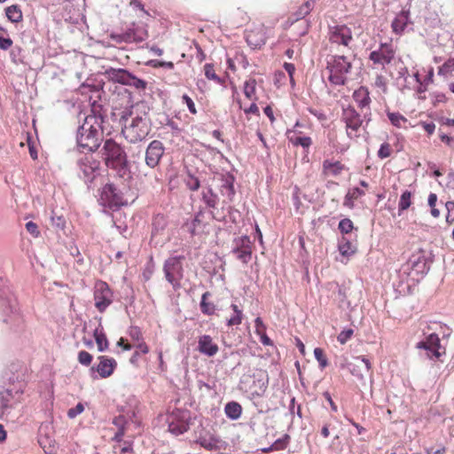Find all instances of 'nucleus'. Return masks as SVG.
<instances>
[{
	"label": "nucleus",
	"mask_w": 454,
	"mask_h": 454,
	"mask_svg": "<svg viewBox=\"0 0 454 454\" xmlns=\"http://www.w3.org/2000/svg\"><path fill=\"white\" fill-rule=\"evenodd\" d=\"M392 149L388 143H383L381 144L379 151H378V157L380 159H386L391 155Z\"/></svg>",
	"instance_id": "nucleus-55"
},
{
	"label": "nucleus",
	"mask_w": 454,
	"mask_h": 454,
	"mask_svg": "<svg viewBox=\"0 0 454 454\" xmlns=\"http://www.w3.org/2000/svg\"><path fill=\"white\" fill-rule=\"evenodd\" d=\"M454 72V62L451 59H447L438 69L439 75H447Z\"/></svg>",
	"instance_id": "nucleus-50"
},
{
	"label": "nucleus",
	"mask_w": 454,
	"mask_h": 454,
	"mask_svg": "<svg viewBox=\"0 0 454 454\" xmlns=\"http://www.w3.org/2000/svg\"><path fill=\"white\" fill-rule=\"evenodd\" d=\"M395 51L391 43H380L377 50L371 51L369 59L374 65L385 66L389 65L395 59Z\"/></svg>",
	"instance_id": "nucleus-13"
},
{
	"label": "nucleus",
	"mask_w": 454,
	"mask_h": 454,
	"mask_svg": "<svg viewBox=\"0 0 454 454\" xmlns=\"http://www.w3.org/2000/svg\"><path fill=\"white\" fill-rule=\"evenodd\" d=\"M201 200L208 208H215L219 200L218 195L214 192L211 187H207L201 192Z\"/></svg>",
	"instance_id": "nucleus-28"
},
{
	"label": "nucleus",
	"mask_w": 454,
	"mask_h": 454,
	"mask_svg": "<svg viewBox=\"0 0 454 454\" xmlns=\"http://www.w3.org/2000/svg\"><path fill=\"white\" fill-rule=\"evenodd\" d=\"M129 73V71L124 68L109 67L106 69L104 75L108 81L125 85Z\"/></svg>",
	"instance_id": "nucleus-23"
},
{
	"label": "nucleus",
	"mask_w": 454,
	"mask_h": 454,
	"mask_svg": "<svg viewBox=\"0 0 454 454\" xmlns=\"http://www.w3.org/2000/svg\"><path fill=\"white\" fill-rule=\"evenodd\" d=\"M209 296H211L209 292H206L202 294L200 308L204 315L212 316L215 314L216 307L214 303L207 301Z\"/></svg>",
	"instance_id": "nucleus-32"
},
{
	"label": "nucleus",
	"mask_w": 454,
	"mask_h": 454,
	"mask_svg": "<svg viewBox=\"0 0 454 454\" xmlns=\"http://www.w3.org/2000/svg\"><path fill=\"white\" fill-rule=\"evenodd\" d=\"M84 404L82 403H79L75 407L70 408L67 411V417L71 419L76 418L79 414H81L84 411Z\"/></svg>",
	"instance_id": "nucleus-56"
},
{
	"label": "nucleus",
	"mask_w": 454,
	"mask_h": 454,
	"mask_svg": "<svg viewBox=\"0 0 454 454\" xmlns=\"http://www.w3.org/2000/svg\"><path fill=\"white\" fill-rule=\"evenodd\" d=\"M341 120L345 122L347 135L352 138L357 137L356 132L363 124L361 114L351 106L342 109Z\"/></svg>",
	"instance_id": "nucleus-12"
},
{
	"label": "nucleus",
	"mask_w": 454,
	"mask_h": 454,
	"mask_svg": "<svg viewBox=\"0 0 454 454\" xmlns=\"http://www.w3.org/2000/svg\"><path fill=\"white\" fill-rule=\"evenodd\" d=\"M196 419L187 409L175 407L167 418L168 431L175 436L186 433Z\"/></svg>",
	"instance_id": "nucleus-5"
},
{
	"label": "nucleus",
	"mask_w": 454,
	"mask_h": 454,
	"mask_svg": "<svg viewBox=\"0 0 454 454\" xmlns=\"http://www.w3.org/2000/svg\"><path fill=\"white\" fill-rule=\"evenodd\" d=\"M182 98H183V101L186 104L190 113L192 114H195L197 113V110H196L195 104L192 101V99L186 94H184L182 97Z\"/></svg>",
	"instance_id": "nucleus-61"
},
{
	"label": "nucleus",
	"mask_w": 454,
	"mask_h": 454,
	"mask_svg": "<svg viewBox=\"0 0 454 454\" xmlns=\"http://www.w3.org/2000/svg\"><path fill=\"white\" fill-rule=\"evenodd\" d=\"M354 229V223L349 218L341 219L338 224V230L342 234V236L350 235ZM356 230L357 229L356 228Z\"/></svg>",
	"instance_id": "nucleus-43"
},
{
	"label": "nucleus",
	"mask_w": 454,
	"mask_h": 454,
	"mask_svg": "<svg viewBox=\"0 0 454 454\" xmlns=\"http://www.w3.org/2000/svg\"><path fill=\"white\" fill-rule=\"evenodd\" d=\"M344 169V165L340 161H331L325 160L323 162V171L325 174H331L332 176H337Z\"/></svg>",
	"instance_id": "nucleus-29"
},
{
	"label": "nucleus",
	"mask_w": 454,
	"mask_h": 454,
	"mask_svg": "<svg viewBox=\"0 0 454 454\" xmlns=\"http://www.w3.org/2000/svg\"><path fill=\"white\" fill-rule=\"evenodd\" d=\"M204 214V209L200 208L192 221L191 223H186L185 226L192 236H195L203 231V227L205 226L203 223Z\"/></svg>",
	"instance_id": "nucleus-24"
},
{
	"label": "nucleus",
	"mask_w": 454,
	"mask_h": 454,
	"mask_svg": "<svg viewBox=\"0 0 454 454\" xmlns=\"http://www.w3.org/2000/svg\"><path fill=\"white\" fill-rule=\"evenodd\" d=\"M0 309H3L4 316H7L9 312L12 314H15L17 312L13 302L7 299H0ZM3 321L7 324L10 323V320L7 317H4Z\"/></svg>",
	"instance_id": "nucleus-38"
},
{
	"label": "nucleus",
	"mask_w": 454,
	"mask_h": 454,
	"mask_svg": "<svg viewBox=\"0 0 454 454\" xmlns=\"http://www.w3.org/2000/svg\"><path fill=\"white\" fill-rule=\"evenodd\" d=\"M434 259V254L432 249L419 248L411 255L408 264L412 272L424 277L430 270Z\"/></svg>",
	"instance_id": "nucleus-8"
},
{
	"label": "nucleus",
	"mask_w": 454,
	"mask_h": 454,
	"mask_svg": "<svg viewBox=\"0 0 454 454\" xmlns=\"http://www.w3.org/2000/svg\"><path fill=\"white\" fill-rule=\"evenodd\" d=\"M447 209L446 222L451 223L454 221V201H447L445 204Z\"/></svg>",
	"instance_id": "nucleus-59"
},
{
	"label": "nucleus",
	"mask_w": 454,
	"mask_h": 454,
	"mask_svg": "<svg viewBox=\"0 0 454 454\" xmlns=\"http://www.w3.org/2000/svg\"><path fill=\"white\" fill-rule=\"evenodd\" d=\"M153 67H162L168 69L174 68V63L171 61L151 60Z\"/></svg>",
	"instance_id": "nucleus-63"
},
{
	"label": "nucleus",
	"mask_w": 454,
	"mask_h": 454,
	"mask_svg": "<svg viewBox=\"0 0 454 454\" xmlns=\"http://www.w3.org/2000/svg\"><path fill=\"white\" fill-rule=\"evenodd\" d=\"M161 123H164L165 125L169 127L174 132L178 133L180 131L177 123L174 121L171 118H169L168 115L164 116V121H162Z\"/></svg>",
	"instance_id": "nucleus-60"
},
{
	"label": "nucleus",
	"mask_w": 454,
	"mask_h": 454,
	"mask_svg": "<svg viewBox=\"0 0 454 454\" xmlns=\"http://www.w3.org/2000/svg\"><path fill=\"white\" fill-rule=\"evenodd\" d=\"M235 247L231 253L234 254L239 261L247 264L252 258V241L247 235L241 236L234 239Z\"/></svg>",
	"instance_id": "nucleus-16"
},
{
	"label": "nucleus",
	"mask_w": 454,
	"mask_h": 454,
	"mask_svg": "<svg viewBox=\"0 0 454 454\" xmlns=\"http://www.w3.org/2000/svg\"><path fill=\"white\" fill-rule=\"evenodd\" d=\"M255 85L256 82L254 79H250L245 82L244 94L247 98L252 99L255 94Z\"/></svg>",
	"instance_id": "nucleus-51"
},
{
	"label": "nucleus",
	"mask_w": 454,
	"mask_h": 454,
	"mask_svg": "<svg viewBox=\"0 0 454 454\" xmlns=\"http://www.w3.org/2000/svg\"><path fill=\"white\" fill-rule=\"evenodd\" d=\"M91 114L85 116L82 124L76 129L75 140L79 149L94 153L98 150L103 141L104 116L95 107Z\"/></svg>",
	"instance_id": "nucleus-2"
},
{
	"label": "nucleus",
	"mask_w": 454,
	"mask_h": 454,
	"mask_svg": "<svg viewBox=\"0 0 454 454\" xmlns=\"http://www.w3.org/2000/svg\"><path fill=\"white\" fill-rule=\"evenodd\" d=\"M316 2L317 0H307L303 4H301L294 13L296 20H301L309 15L314 9Z\"/></svg>",
	"instance_id": "nucleus-34"
},
{
	"label": "nucleus",
	"mask_w": 454,
	"mask_h": 454,
	"mask_svg": "<svg viewBox=\"0 0 454 454\" xmlns=\"http://www.w3.org/2000/svg\"><path fill=\"white\" fill-rule=\"evenodd\" d=\"M186 185L191 191H197L200 186V181L198 177L189 173Z\"/></svg>",
	"instance_id": "nucleus-54"
},
{
	"label": "nucleus",
	"mask_w": 454,
	"mask_h": 454,
	"mask_svg": "<svg viewBox=\"0 0 454 454\" xmlns=\"http://www.w3.org/2000/svg\"><path fill=\"white\" fill-rule=\"evenodd\" d=\"M198 350L207 356H213L218 352V346L213 342L211 336L204 334L199 338Z\"/></svg>",
	"instance_id": "nucleus-21"
},
{
	"label": "nucleus",
	"mask_w": 454,
	"mask_h": 454,
	"mask_svg": "<svg viewBox=\"0 0 454 454\" xmlns=\"http://www.w3.org/2000/svg\"><path fill=\"white\" fill-rule=\"evenodd\" d=\"M231 308L232 309V310L234 311V315L230 317L229 319H227V325L228 326H233V325H239L242 323V319H243V312L241 309H239V307L232 303L231 305Z\"/></svg>",
	"instance_id": "nucleus-42"
},
{
	"label": "nucleus",
	"mask_w": 454,
	"mask_h": 454,
	"mask_svg": "<svg viewBox=\"0 0 454 454\" xmlns=\"http://www.w3.org/2000/svg\"><path fill=\"white\" fill-rule=\"evenodd\" d=\"M314 356L317 361L319 364V366L321 369L325 368L328 365V360L326 356L325 355V352L320 348H316L314 349Z\"/></svg>",
	"instance_id": "nucleus-49"
},
{
	"label": "nucleus",
	"mask_w": 454,
	"mask_h": 454,
	"mask_svg": "<svg viewBox=\"0 0 454 454\" xmlns=\"http://www.w3.org/2000/svg\"><path fill=\"white\" fill-rule=\"evenodd\" d=\"M98 359L99 363L90 368L91 372H98L101 378L111 376L117 367L116 360L106 356H99Z\"/></svg>",
	"instance_id": "nucleus-18"
},
{
	"label": "nucleus",
	"mask_w": 454,
	"mask_h": 454,
	"mask_svg": "<svg viewBox=\"0 0 454 454\" xmlns=\"http://www.w3.org/2000/svg\"><path fill=\"white\" fill-rule=\"evenodd\" d=\"M364 195V192L362 189H360L358 187H354L351 190H349L348 192V193L346 194V196L344 198L343 205L348 208H353L354 207V200H357L358 198H360Z\"/></svg>",
	"instance_id": "nucleus-31"
},
{
	"label": "nucleus",
	"mask_w": 454,
	"mask_h": 454,
	"mask_svg": "<svg viewBox=\"0 0 454 454\" xmlns=\"http://www.w3.org/2000/svg\"><path fill=\"white\" fill-rule=\"evenodd\" d=\"M95 307L101 313L112 304L114 300L113 291L109 286L104 281H98L96 284L94 291Z\"/></svg>",
	"instance_id": "nucleus-11"
},
{
	"label": "nucleus",
	"mask_w": 454,
	"mask_h": 454,
	"mask_svg": "<svg viewBox=\"0 0 454 454\" xmlns=\"http://www.w3.org/2000/svg\"><path fill=\"white\" fill-rule=\"evenodd\" d=\"M204 71H205V76L208 80H213L218 84H223L224 82V80L222 79L220 76H218L215 74L213 64H209V63L206 64L204 67Z\"/></svg>",
	"instance_id": "nucleus-47"
},
{
	"label": "nucleus",
	"mask_w": 454,
	"mask_h": 454,
	"mask_svg": "<svg viewBox=\"0 0 454 454\" xmlns=\"http://www.w3.org/2000/svg\"><path fill=\"white\" fill-rule=\"evenodd\" d=\"M353 99L362 109L369 106L371 98L367 88L361 86L358 90H355L353 93Z\"/></svg>",
	"instance_id": "nucleus-26"
},
{
	"label": "nucleus",
	"mask_w": 454,
	"mask_h": 454,
	"mask_svg": "<svg viewBox=\"0 0 454 454\" xmlns=\"http://www.w3.org/2000/svg\"><path fill=\"white\" fill-rule=\"evenodd\" d=\"M289 440H290V436L288 434H285L282 438H279L277 441H275L274 443L270 447L264 448L262 450L264 453H269L271 450H284V449H286Z\"/></svg>",
	"instance_id": "nucleus-41"
},
{
	"label": "nucleus",
	"mask_w": 454,
	"mask_h": 454,
	"mask_svg": "<svg viewBox=\"0 0 454 454\" xmlns=\"http://www.w3.org/2000/svg\"><path fill=\"white\" fill-rule=\"evenodd\" d=\"M78 177L89 190L93 189L94 181L100 176V161L91 154H85L76 160Z\"/></svg>",
	"instance_id": "nucleus-6"
},
{
	"label": "nucleus",
	"mask_w": 454,
	"mask_h": 454,
	"mask_svg": "<svg viewBox=\"0 0 454 454\" xmlns=\"http://www.w3.org/2000/svg\"><path fill=\"white\" fill-rule=\"evenodd\" d=\"M21 192H25V188H20L17 185V191L13 190L12 197L14 198L15 203L17 205V213L19 215L22 214V208L26 207V201H23L22 195L20 194Z\"/></svg>",
	"instance_id": "nucleus-46"
},
{
	"label": "nucleus",
	"mask_w": 454,
	"mask_h": 454,
	"mask_svg": "<svg viewBox=\"0 0 454 454\" xmlns=\"http://www.w3.org/2000/svg\"><path fill=\"white\" fill-rule=\"evenodd\" d=\"M129 335L136 341H139L143 339L142 332L138 326H130L129 329Z\"/></svg>",
	"instance_id": "nucleus-58"
},
{
	"label": "nucleus",
	"mask_w": 454,
	"mask_h": 454,
	"mask_svg": "<svg viewBox=\"0 0 454 454\" xmlns=\"http://www.w3.org/2000/svg\"><path fill=\"white\" fill-rule=\"evenodd\" d=\"M100 154L105 165L116 171L120 177L129 176L127 153L120 144L113 138L106 139L100 150Z\"/></svg>",
	"instance_id": "nucleus-3"
},
{
	"label": "nucleus",
	"mask_w": 454,
	"mask_h": 454,
	"mask_svg": "<svg viewBox=\"0 0 454 454\" xmlns=\"http://www.w3.org/2000/svg\"><path fill=\"white\" fill-rule=\"evenodd\" d=\"M125 85L133 87L137 90H145L147 87V82L129 72Z\"/></svg>",
	"instance_id": "nucleus-33"
},
{
	"label": "nucleus",
	"mask_w": 454,
	"mask_h": 454,
	"mask_svg": "<svg viewBox=\"0 0 454 454\" xmlns=\"http://www.w3.org/2000/svg\"><path fill=\"white\" fill-rule=\"evenodd\" d=\"M426 346L442 348L439 336L436 333H431L426 338V340L417 343V347Z\"/></svg>",
	"instance_id": "nucleus-45"
},
{
	"label": "nucleus",
	"mask_w": 454,
	"mask_h": 454,
	"mask_svg": "<svg viewBox=\"0 0 454 454\" xmlns=\"http://www.w3.org/2000/svg\"><path fill=\"white\" fill-rule=\"evenodd\" d=\"M354 331L352 329H344L337 336V340L340 344H345L353 335Z\"/></svg>",
	"instance_id": "nucleus-57"
},
{
	"label": "nucleus",
	"mask_w": 454,
	"mask_h": 454,
	"mask_svg": "<svg viewBox=\"0 0 454 454\" xmlns=\"http://www.w3.org/2000/svg\"><path fill=\"white\" fill-rule=\"evenodd\" d=\"M98 201L110 209L119 208L125 204L122 192L114 184H106L102 187Z\"/></svg>",
	"instance_id": "nucleus-10"
},
{
	"label": "nucleus",
	"mask_w": 454,
	"mask_h": 454,
	"mask_svg": "<svg viewBox=\"0 0 454 454\" xmlns=\"http://www.w3.org/2000/svg\"><path fill=\"white\" fill-rule=\"evenodd\" d=\"M149 112L150 106L145 100L132 104L121 112L120 121L123 124V131L127 132L132 143L144 140L151 132L152 121Z\"/></svg>",
	"instance_id": "nucleus-1"
},
{
	"label": "nucleus",
	"mask_w": 454,
	"mask_h": 454,
	"mask_svg": "<svg viewBox=\"0 0 454 454\" xmlns=\"http://www.w3.org/2000/svg\"><path fill=\"white\" fill-rule=\"evenodd\" d=\"M218 180L220 181L219 190L221 194L227 197L230 201H232L236 193L234 188L235 176L232 174L226 172L224 174H220Z\"/></svg>",
	"instance_id": "nucleus-19"
},
{
	"label": "nucleus",
	"mask_w": 454,
	"mask_h": 454,
	"mask_svg": "<svg viewBox=\"0 0 454 454\" xmlns=\"http://www.w3.org/2000/svg\"><path fill=\"white\" fill-rule=\"evenodd\" d=\"M411 204V192L410 191H404L398 203V211L399 215L406 209L410 207Z\"/></svg>",
	"instance_id": "nucleus-44"
},
{
	"label": "nucleus",
	"mask_w": 454,
	"mask_h": 454,
	"mask_svg": "<svg viewBox=\"0 0 454 454\" xmlns=\"http://www.w3.org/2000/svg\"><path fill=\"white\" fill-rule=\"evenodd\" d=\"M167 219L163 215H156L153 220V234H158L164 231L167 227Z\"/></svg>",
	"instance_id": "nucleus-39"
},
{
	"label": "nucleus",
	"mask_w": 454,
	"mask_h": 454,
	"mask_svg": "<svg viewBox=\"0 0 454 454\" xmlns=\"http://www.w3.org/2000/svg\"><path fill=\"white\" fill-rule=\"evenodd\" d=\"M93 336L95 338L98 351L99 352L106 351L109 346V342H108L106 333L103 331L99 332L98 329L97 328L94 331Z\"/></svg>",
	"instance_id": "nucleus-35"
},
{
	"label": "nucleus",
	"mask_w": 454,
	"mask_h": 454,
	"mask_svg": "<svg viewBox=\"0 0 454 454\" xmlns=\"http://www.w3.org/2000/svg\"><path fill=\"white\" fill-rule=\"evenodd\" d=\"M184 255H176L168 258L163 264V272L166 280L176 290L181 287V280L184 278L183 262Z\"/></svg>",
	"instance_id": "nucleus-7"
},
{
	"label": "nucleus",
	"mask_w": 454,
	"mask_h": 454,
	"mask_svg": "<svg viewBox=\"0 0 454 454\" xmlns=\"http://www.w3.org/2000/svg\"><path fill=\"white\" fill-rule=\"evenodd\" d=\"M148 37V31L143 25L132 22L130 26L121 33H112L110 38L116 43H141Z\"/></svg>",
	"instance_id": "nucleus-9"
},
{
	"label": "nucleus",
	"mask_w": 454,
	"mask_h": 454,
	"mask_svg": "<svg viewBox=\"0 0 454 454\" xmlns=\"http://www.w3.org/2000/svg\"><path fill=\"white\" fill-rule=\"evenodd\" d=\"M309 113L311 114L312 115H314L315 117L317 118V120L319 121H325L327 119L326 117V114L321 111V110H317L315 108H312V107H309L308 109Z\"/></svg>",
	"instance_id": "nucleus-62"
},
{
	"label": "nucleus",
	"mask_w": 454,
	"mask_h": 454,
	"mask_svg": "<svg viewBox=\"0 0 454 454\" xmlns=\"http://www.w3.org/2000/svg\"><path fill=\"white\" fill-rule=\"evenodd\" d=\"M11 58L14 63L26 64L27 51L16 44L11 51Z\"/></svg>",
	"instance_id": "nucleus-40"
},
{
	"label": "nucleus",
	"mask_w": 454,
	"mask_h": 454,
	"mask_svg": "<svg viewBox=\"0 0 454 454\" xmlns=\"http://www.w3.org/2000/svg\"><path fill=\"white\" fill-rule=\"evenodd\" d=\"M246 41L253 49H260L265 44V39L262 35H258L254 32H250L246 36Z\"/></svg>",
	"instance_id": "nucleus-37"
},
{
	"label": "nucleus",
	"mask_w": 454,
	"mask_h": 454,
	"mask_svg": "<svg viewBox=\"0 0 454 454\" xmlns=\"http://www.w3.org/2000/svg\"><path fill=\"white\" fill-rule=\"evenodd\" d=\"M338 249L342 256L349 257L357 251L356 240L351 239L348 236H341L338 239Z\"/></svg>",
	"instance_id": "nucleus-22"
},
{
	"label": "nucleus",
	"mask_w": 454,
	"mask_h": 454,
	"mask_svg": "<svg viewBox=\"0 0 454 454\" xmlns=\"http://www.w3.org/2000/svg\"><path fill=\"white\" fill-rule=\"evenodd\" d=\"M77 358L81 364H82L84 366H89L92 362L93 356L89 352H87L85 350H81L78 353Z\"/></svg>",
	"instance_id": "nucleus-53"
},
{
	"label": "nucleus",
	"mask_w": 454,
	"mask_h": 454,
	"mask_svg": "<svg viewBox=\"0 0 454 454\" xmlns=\"http://www.w3.org/2000/svg\"><path fill=\"white\" fill-rule=\"evenodd\" d=\"M387 117L392 125L400 128L402 122H405L407 119L399 113H387Z\"/></svg>",
	"instance_id": "nucleus-52"
},
{
	"label": "nucleus",
	"mask_w": 454,
	"mask_h": 454,
	"mask_svg": "<svg viewBox=\"0 0 454 454\" xmlns=\"http://www.w3.org/2000/svg\"><path fill=\"white\" fill-rule=\"evenodd\" d=\"M165 153V147L161 141L153 140L146 147L145 153V161L147 167L156 168Z\"/></svg>",
	"instance_id": "nucleus-15"
},
{
	"label": "nucleus",
	"mask_w": 454,
	"mask_h": 454,
	"mask_svg": "<svg viewBox=\"0 0 454 454\" xmlns=\"http://www.w3.org/2000/svg\"><path fill=\"white\" fill-rule=\"evenodd\" d=\"M352 63L344 55H333L327 59L326 69L329 71V82L333 85L344 86L347 74L352 70Z\"/></svg>",
	"instance_id": "nucleus-4"
},
{
	"label": "nucleus",
	"mask_w": 454,
	"mask_h": 454,
	"mask_svg": "<svg viewBox=\"0 0 454 454\" xmlns=\"http://www.w3.org/2000/svg\"><path fill=\"white\" fill-rule=\"evenodd\" d=\"M419 349H423L425 351L424 356L430 359H439L443 352L441 351L442 348L436 347H417Z\"/></svg>",
	"instance_id": "nucleus-48"
},
{
	"label": "nucleus",
	"mask_w": 454,
	"mask_h": 454,
	"mask_svg": "<svg viewBox=\"0 0 454 454\" xmlns=\"http://www.w3.org/2000/svg\"><path fill=\"white\" fill-rule=\"evenodd\" d=\"M199 427H202L201 422ZM195 434H199L196 442L199 443L204 449L207 450H215L220 448L222 440L218 436L211 434L208 431L204 430L203 428H200V431L196 430Z\"/></svg>",
	"instance_id": "nucleus-17"
},
{
	"label": "nucleus",
	"mask_w": 454,
	"mask_h": 454,
	"mask_svg": "<svg viewBox=\"0 0 454 454\" xmlns=\"http://www.w3.org/2000/svg\"><path fill=\"white\" fill-rule=\"evenodd\" d=\"M5 14L8 20L13 23L22 20V12L19 5L12 4L5 9Z\"/></svg>",
	"instance_id": "nucleus-36"
},
{
	"label": "nucleus",
	"mask_w": 454,
	"mask_h": 454,
	"mask_svg": "<svg viewBox=\"0 0 454 454\" xmlns=\"http://www.w3.org/2000/svg\"><path fill=\"white\" fill-rule=\"evenodd\" d=\"M224 412L229 419L236 420L241 416L242 407L239 403L231 401L226 403Z\"/></svg>",
	"instance_id": "nucleus-30"
},
{
	"label": "nucleus",
	"mask_w": 454,
	"mask_h": 454,
	"mask_svg": "<svg viewBox=\"0 0 454 454\" xmlns=\"http://www.w3.org/2000/svg\"><path fill=\"white\" fill-rule=\"evenodd\" d=\"M440 138L442 142L445 143L447 145H449L451 148H454V137H449L446 134H441Z\"/></svg>",
	"instance_id": "nucleus-64"
},
{
	"label": "nucleus",
	"mask_w": 454,
	"mask_h": 454,
	"mask_svg": "<svg viewBox=\"0 0 454 454\" xmlns=\"http://www.w3.org/2000/svg\"><path fill=\"white\" fill-rule=\"evenodd\" d=\"M409 11H402L395 16L391 24L392 29L395 34H402L404 31L409 23Z\"/></svg>",
	"instance_id": "nucleus-25"
},
{
	"label": "nucleus",
	"mask_w": 454,
	"mask_h": 454,
	"mask_svg": "<svg viewBox=\"0 0 454 454\" xmlns=\"http://www.w3.org/2000/svg\"><path fill=\"white\" fill-rule=\"evenodd\" d=\"M295 133L294 129H288L286 132L287 138L293 145L308 149L312 145V139L309 137H297Z\"/></svg>",
	"instance_id": "nucleus-27"
},
{
	"label": "nucleus",
	"mask_w": 454,
	"mask_h": 454,
	"mask_svg": "<svg viewBox=\"0 0 454 454\" xmlns=\"http://www.w3.org/2000/svg\"><path fill=\"white\" fill-rule=\"evenodd\" d=\"M329 41L331 43L348 47L353 41V33L347 25H335L329 27Z\"/></svg>",
	"instance_id": "nucleus-14"
},
{
	"label": "nucleus",
	"mask_w": 454,
	"mask_h": 454,
	"mask_svg": "<svg viewBox=\"0 0 454 454\" xmlns=\"http://www.w3.org/2000/svg\"><path fill=\"white\" fill-rule=\"evenodd\" d=\"M49 427H41L39 429L38 443L46 454H58L59 445L48 433H43Z\"/></svg>",
	"instance_id": "nucleus-20"
}]
</instances>
